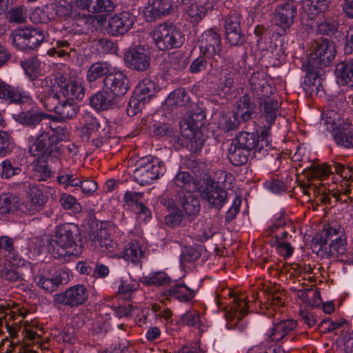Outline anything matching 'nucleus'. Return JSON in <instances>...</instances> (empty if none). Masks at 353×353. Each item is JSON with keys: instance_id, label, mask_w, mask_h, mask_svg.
Masks as SVG:
<instances>
[{"instance_id": "f257e3e1", "label": "nucleus", "mask_w": 353, "mask_h": 353, "mask_svg": "<svg viewBox=\"0 0 353 353\" xmlns=\"http://www.w3.org/2000/svg\"><path fill=\"white\" fill-rule=\"evenodd\" d=\"M336 46L333 41L321 37L312 43L311 52L305 67L306 76L304 79L305 90L307 92L318 93L321 85L323 68L329 66L336 57Z\"/></svg>"}, {"instance_id": "f03ea898", "label": "nucleus", "mask_w": 353, "mask_h": 353, "mask_svg": "<svg viewBox=\"0 0 353 353\" xmlns=\"http://www.w3.org/2000/svg\"><path fill=\"white\" fill-rule=\"evenodd\" d=\"M250 85L252 97L258 100L261 118L265 121L266 124L272 125L276 119L280 107L277 99L272 97V86L261 72L252 74L250 79Z\"/></svg>"}, {"instance_id": "7ed1b4c3", "label": "nucleus", "mask_w": 353, "mask_h": 353, "mask_svg": "<svg viewBox=\"0 0 353 353\" xmlns=\"http://www.w3.org/2000/svg\"><path fill=\"white\" fill-rule=\"evenodd\" d=\"M165 105L176 108H181L187 112L188 116L186 124L192 132H196L204 125L205 111L197 103L192 101L188 92L183 88L172 91L167 97Z\"/></svg>"}, {"instance_id": "20e7f679", "label": "nucleus", "mask_w": 353, "mask_h": 353, "mask_svg": "<svg viewBox=\"0 0 353 353\" xmlns=\"http://www.w3.org/2000/svg\"><path fill=\"white\" fill-rule=\"evenodd\" d=\"M151 34L155 46L163 51L181 47L185 39L179 28L169 22L159 24Z\"/></svg>"}, {"instance_id": "39448f33", "label": "nucleus", "mask_w": 353, "mask_h": 353, "mask_svg": "<svg viewBox=\"0 0 353 353\" xmlns=\"http://www.w3.org/2000/svg\"><path fill=\"white\" fill-rule=\"evenodd\" d=\"M41 265L34 264L30 266L32 272L39 271L33 278L37 285L48 292L56 291L59 285L68 283L70 280L68 274L64 270H56L52 267H43L41 272Z\"/></svg>"}, {"instance_id": "423d86ee", "label": "nucleus", "mask_w": 353, "mask_h": 353, "mask_svg": "<svg viewBox=\"0 0 353 353\" xmlns=\"http://www.w3.org/2000/svg\"><path fill=\"white\" fill-rule=\"evenodd\" d=\"M165 171L163 163L158 158L147 157L143 159L133 173L134 181L144 185L150 183L153 180L157 179L160 174Z\"/></svg>"}, {"instance_id": "0eeeda50", "label": "nucleus", "mask_w": 353, "mask_h": 353, "mask_svg": "<svg viewBox=\"0 0 353 353\" xmlns=\"http://www.w3.org/2000/svg\"><path fill=\"white\" fill-rule=\"evenodd\" d=\"M125 65L133 70L143 72L150 65V53L146 46L138 45L128 48L123 56Z\"/></svg>"}, {"instance_id": "6e6552de", "label": "nucleus", "mask_w": 353, "mask_h": 353, "mask_svg": "<svg viewBox=\"0 0 353 353\" xmlns=\"http://www.w3.org/2000/svg\"><path fill=\"white\" fill-rule=\"evenodd\" d=\"M78 241H81L79 227L74 223H65L57 228L52 246L56 244L63 249L72 248Z\"/></svg>"}, {"instance_id": "1a4fd4ad", "label": "nucleus", "mask_w": 353, "mask_h": 353, "mask_svg": "<svg viewBox=\"0 0 353 353\" xmlns=\"http://www.w3.org/2000/svg\"><path fill=\"white\" fill-rule=\"evenodd\" d=\"M297 323L294 319H289L281 320L276 323H274L273 327L267 334L268 339L272 342H286L290 336V341L296 340L297 332L296 328Z\"/></svg>"}, {"instance_id": "9d476101", "label": "nucleus", "mask_w": 353, "mask_h": 353, "mask_svg": "<svg viewBox=\"0 0 353 353\" xmlns=\"http://www.w3.org/2000/svg\"><path fill=\"white\" fill-rule=\"evenodd\" d=\"M201 197L206 201L209 205L217 210H220L225 204L228 193L223 188L219 183L208 180L205 185L200 188Z\"/></svg>"}, {"instance_id": "9b49d317", "label": "nucleus", "mask_w": 353, "mask_h": 353, "mask_svg": "<svg viewBox=\"0 0 353 353\" xmlns=\"http://www.w3.org/2000/svg\"><path fill=\"white\" fill-rule=\"evenodd\" d=\"M221 50V38L216 32L210 29L202 34L200 52L201 54L212 59V61L210 63L211 68L217 66L214 65L213 61L217 62L216 57H219Z\"/></svg>"}, {"instance_id": "f8f14e48", "label": "nucleus", "mask_w": 353, "mask_h": 353, "mask_svg": "<svg viewBox=\"0 0 353 353\" xmlns=\"http://www.w3.org/2000/svg\"><path fill=\"white\" fill-rule=\"evenodd\" d=\"M103 84L115 99L123 97L130 88L128 77L121 71L110 72L103 78Z\"/></svg>"}, {"instance_id": "ddd939ff", "label": "nucleus", "mask_w": 353, "mask_h": 353, "mask_svg": "<svg viewBox=\"0 0 353 353\" xmlns=\"http://www.w3.org/2000/svg\"><path fill=\"white\" fill-rule=\"evenodd\" d=\"M89 293L83 285H75L63 293L55 295L54 301L63 305L72 307L83 305L88 299Z\"/></svg>"}, {"instance_id": "4468645a", "label": "nucleus", "mask_w": 353, "mask_h": 353, "mask_svg": "<svg viewBox=\"0 0 353 353\" xmlns=\"http://www.w3.org/2000/svg\"><path fill=\"white\" fill-rule=\"evenodd\" d=\"M135 21L136 17L132 13L123 11L109 19L105 30L111 36L123 35L132 28Z\"/></svg>"}, {"instance_id": "2eb2a0df", "label": "nucleus", "mask_w": 353, "mask_h": 353, "mask_svg": "<svg viewBox=\"0 0 353 353\" xmlns=\"http://www.w3.org/2000/svg\"><path fill=\"white\" fill-rule=\"evenodd\" d=\"M60 141L61 139L57 134H50L48 132H43L30 146L28 152L34 157L39 156L41 154H50L54 151L57 150Z\"/></svg>"}, {"instance_id": "dca6fc26", "label": "nucleus", "mask_w": 353, "mask_h": 353, "mask_svg": "<svg viewBox=\"0 0 353 353\" xmlns=\"http://www.w3.org/2000/svg\"><path fill=\"white\" fill-rule=\"evenodd\" d=\"M48 201V196L37 185H31L26 191L23 201V214L34 215L41 211Z\"/></svg>"}, {"instance_id": "f3484780", "label": "nucleus", "mask_w": 353, "mask_h": 353, "mask_svg": "<svg viewBox=\"0 0 353 353\" xmlns=\"http://www.w3.org/2000/svg\"><path fill=\"white\" fill-rule=\"evenodd\" d=\"M225 39L232 46H241L244 43L245 37L240 26V17L237 14L230 15L225 20Z\"/></svg>"}, {"instance_id": "a211bd4d", "label": "nucleus", "mask_w": 353, "mask_h": 353, "mask_svg": "<svg viewBox=\"0 0 353 353\" xmlns=\"http://www.w3.org/2000/svg\"><path fill=\"white\" fill-rule=\"evenodd\" d=\"M56 83L59 88V92L66 99L73 101L75 99L81 101L83 99L85 89L81 83L76 81H68L63 76L56 79Z\"/></svg>"}, {"instance_id": "6ab92c4d", "label": "nucleus", "mask_w": 353, "mask_h": 353, "mask_svg": "<svg viewBox=\"0 0 353 353\" xmlns=\"http://www.w3.org/2000/svg\"><path fill=\"white\" fill-rule=\"evenodd\" d=\"M297 14L296 6L293 2H287L279 5L275 10L276 24L283 28V34L294 23Z\"/></svg>"}, {"instance_id": "aec40b11", "label": "nucleus", "mask_w": 353, "mask_h": 353, "mask_svg": "<svg viewBox=\"0 0 353 353\" xmlns=\"http://www.w3.org/2000/svg\"><path fill=\"white\" fill-rule=\"evenodd\" d=\"M88 241L94 249L102 252H112L115 246V243L111 239L106 229L101 228L91 232L89 234Z\"/></svg>"}, {"instance_id": "412c9836", "label": "nucleus", "mask_w": 353, "mask_h": 353, "mask_svg": "<svg viewBox=\"0 0 353 353\" xmlns=\"http://www.w3.org/2000/svg\"><path fill=\"white\" fill-rule=\"evenodd\" d=\"M176 200L178 204L191 219L197 216L201 208L200 201L192 192L185 193L183 191H180L177 193Z\"/></svg>"}, {"instance_id": "4be33fe9", "label": "nucleus", "mask_w": 353, "mask_h": 353, "mask_svg": "<svg viewBox=\"0 0 353 353\" xmlns=\"http://www.w3.org/2000/svg\"><path fill=\"white\" fill-rule=\"evenodd\" d=\"M339 238H346L343 228L336 224L328 225L317 234L314 240L321 246V249L328 246L329 243H334L339 240Z\"/></svg>"}, {"instance_id": "5701e85b", "label": "nucleus", "mask_w": 353, "mask_h": 353, "mask_svg": "<svg viewBox=\"0 0 353 353\" xmlns=\"http://www.w3.org/2000/svg\"><path fill=\"white\" fill-rule=\"evenodd\" d=\"M39 332H41V330L39 329L37 323L23 321V333L26 332V335L23 336V353H37V350H30L28 347L30 346L32 343L37 347H40L41 334Z\"/></svg>"}, {"instance_id": "b1692460", "label": "nucleus", "mask_w": 353, "mask_h": 353, "mask_svg": "<svg viewBox=\"0 0 353 353\" xmlns=\"http://www.w3.org/2000/svg\"><path fill=\"white\" fill-rule=\"evenodd\" d=\"M77 5L92 13L112 12L115 8L112 0H76Z\"/></svg>"}, {"instance_id": "393cba45", "label": "nucleus", "mask_w": 353, "mask_h": 353, "mask_svg": "<svg viewBox=\"0 0 353 353\" xmlns=\"http://www.w3.org/2000/svg\"><path fill=\"white\" fill-rule=\"evenodd\" d=\"M237 114H239L241 120L246 122L256 115V105L252 100L250 93L243 94L236 102Z\"/></svg>"}, {"instance_id": "a878e982", "label": "nucleus", "mask_w": 353, "mask_h": 353, "mask_svg": "<svg viewBox=\"0 0 353 353\" xmlns=\"http://www.w3.org/2000/svg\"><path fill=\"white\" fill-rule=\"evenodd\" d=\"M90 105L97 110H106L113 108L116 104L115 98L105 89L97 92L90 98Z\"/></svg>"}, {"instance_id": "bb28decb", "label": "nucleus", "mask_w": 353, "mask_h": 353, "mask_svg": "<svg viewBox=\"0 0 353 353\" xmlns=\"http://www.w3.org/2000/svg\"><path fill=\"white\" fill-rule=\"evenodd\" d=\"M43 31L38 28H23V50H34L43 41Z\"/></svg>"}, {"instance_id": "cd10ccee", "label": "nucleus", "mask_w": 353, "mask_h": 353, "mask_svg": "<svg viewBox=\"0 0 353 353\" xmlns=\"http://www.w3.org/2000/svg\"><path fill=\"white\" fill-rule=\"evenodd\" d=\"M232 143L245 149L250 152L254 150V153L261 152L263 148V143L257 142L256 136L254 133L241 132L233 140Z\"/></svg>"}, {"instance_id": "c85d7f7f", "label": "nucleus", "mask_w": 353, "mask_h": 353, "mask_svg": "<svg viewBox=\"0 0 353 353\" xmlns=\"http://www.w3.org/2000/svg\"><path fill=\"white\" fill-rule=\"evenodd\" d=\"M172 11V0H154L147 8L146 14L150 20H153L161 16L168 15Z\"/></svg>"}, {"instance_id": "c756f323", "label": "nucleus", "mask_w": 353, "mask_h": 353, "mask_svg": "<svg viewBox=\"0 0 353 353\" xmlns=\"http://www.w3.org/2000/svg\"><path fill=\"white\" fill-rule=\"evenodd\" d=\"M21 205V199L19 196L10 193L3 192L0 194V214H14Z\"/></svg>"}, {"instance_id": "7c9ffc66", "label": "nucleus", "mask_w": 353, "mask_h": 353, "mask_svg": "<svg viewBox=\"0 0 353 353\" xmlns=\"http://www.w3.org/2000/svg\"><path fill=\"white\" fill-rule=\"evenodd\" d=\"M335 74L339 83L353 87V58L351 63H338L335 69Z\"/></svg>"}, {"instance_id": "2f4dec72", "label": "nucleus", "mask_w": 353, "mask_h": 353, "mask_svg": "<svg viewBox=\"0 0 353 353\" xmlns=\"http://www.w3.org/2000/svg\"><path fill=\"white\" fill-rule=\"evenodd\" d=\"M248 302L245 299L236 298L233 301V305L230 307L229 311L225 312V317L228 321L237 319L236 322L240 321L245 315L248 314Z\"/></svg>"}, {"instance_id": "473e14b6", "label": "nucleus", "mask_w": 353, "mask_h": 353, "mask_svg": "<svg viewBox=\"0 0 353 353\" xmlns=\"http://www.w3.org/2000/svg\"><path fill=\"white\" fill-rule=\"evenodd\" d=\"M85 122L86 123L81 128V136L88 141L90 140L92 137H96L101 132H103L110 128V126L106 124L101 125L98 120L95 118L90 117L86 120Z\"/></svg>"}, {"instance_id": "72a5a7b5", "label": "nucleus", "mask_w": 353, "mask_h": 353, "mask_svg": "<svg viewBox=\"0 0 353 353\" xmlns=\"http://www.w3.org/2000/svg\"><path fill=\"white\" fill-rule=\"evenodd\" d=\"M174 185L185 193L192 192L197 189L198 184L194 177L188 172H179L174 178Z\"/></svg>"}, {"instance_id": "f704fd0d", "label": "nucleus", "mask_w": 353, "mask_h": 353, "mask_svg": "<svg viewBox=\"0 0 353 353\" xmlns=\"http://www.w3.org/2000/svg\"><path fill=\"white\" fill-rule=\"evenodd\" d=\"M251 152L245 149L240 148L234 143H231L228 150V159L235 166H241L248 161Z\"/></svg>"}, {"instance_id": "c9c22d12", "label": "nucleus", "mask_w": 353, "mask_h": 353, "mask_svg": "<svg viewBox=\"0 0 353 353\" xmlns=\"http://www.w3.org/2000/svg\"><path fill=\"white\" fill-rule=\"evenodd\" d=\"M168 296L181 302H189L195 296V292L185 284H176L168 290Z\"/></svg>"}, {"instance_id": "e433bc0d", "label": "nucleus", "mask_w": 353, "mask_h": 353, "mask_svg": "<svg viewBox=\"0 0 353 353\" xmlns=\"http://www.w3.org/2000/svg\"><path fill=\"white\" fill-rule=\"evenodd\" d=\"M110 73V64L107 62H96L92 63L88 68L86 74V79L90 83L97 79L106 77Z\"/></svg>"}, {"instance_id": "4c0bfd02", "label": "nucleus", "mask_w": 353, "mask_h": 353, "mask_svg": "<svg viewBox=\"0 0 353 353\" xmlns=\"http://www.w3.org/2000/svg\"><path fill=\"white\" fill-rule=\"evenodd\" d=\"M22 94L20 90L10 87L0 80V102L3 101L20 103Z\"/></svg>"}, {"instance_id": "58836bf2", "label": "nucleus", "mask_w": 353, "mask_h": 353, "mask_svg": "<svg viewBox=\"0 0 353 353\" xmlns=\"http://www.w3.org/2000/svg\"><path fill=\"white\" fill-rule=\"evenodd\" d=\"M321 120L326 129L332 132L335 128H339L344 125L341 114L334 110H327L324 112Z\"/></svg>"}, {"instance_id": "ea45409f", "label": "nucleus", "mask_w": 353, "mask_h": 353, "mask_svg": "<svg viewBox=\"0 0 353 353\" xmlns=\"http://www.w3.org/2000/svg\"><path fill=\"white\" fill-rule=\"evenodd\" d=\"M331 0H303L302 8L309 16L318 14L327 10Z\"/></svg>"}, {"instance_id": "a19ab883", "label": "nucleus", "mask_w": 353, "mask_h": 353, "mask_svg": "<svg viewBox=\"0 0 353 353\" xmlns=\"http://www.w3.org/2000/svg\"><path fill=\"white\" fill-rule=\"evenodd\" d=\"M305 173L310 179H317L323 181L333 174L330 165L327 163L312 165L306 170Z\"/></svg>"}, {"instance_id": "79ce46f5", "label": "nucleus", "mask_w": 353, "mask_h": 353, "mask_svg": "<svg viewBox=\"0 0 353 353\" xmlns=\"http://www.w3.org/2000/svg\"><path fill=\"white\" fill-rule=\"evenodd\" d=\"M51 117L50 115L43 113L39 110L32 109L23 112V127L34 128L38 125L41 121Z\"/></svg>"}, {"instance_id": "37998d69", "label": "nucleus", "mask_w": 353, "mask_h": 353, "mask_svg": "<svg viewBox=\"0 0 353 353\" xmlns=\"http://www.w3.org/2000/svg\"><path fill=\"white\" fill-rule=\"evenodd\" d=\"M155 91V83L149 79H144L136 88L134 93L144 98V101L148 103L154 95Z\"/></svg>"}, {"instance_id": "c03bdc74", "label": "nucleus", "mask_w": 353, "mask_h": 353, "mask_svg": "<svg viewBox=\"0 0 353 353\" xmlns=\"http://www.w3.org/2000/svg\"><path fill=\"white\" fill-rule=\"evenodd\" d=\"M332 136L337 145L345 148H352L353 136L345 128V125L339 128H335L332 132Z\"/></svg>"}, {"instance_id": "a18cd8bd", "label": "nucleus", "mask_w": 353, "mask_h": 353, "mask_svg": "<svg viewBox=\"0 0 353 353\" xmlns=\"http://www.w3.org/2000/svg\"><path fill=\"white\" fill-rule=\"evenodd\" d=\"M79 110V106L76 103L72 101L65 99L63 100L61 105L58 106L57 114H59L62 119H70L77 116Z\"/></svg>"}, {"instance_id": "49530a36", "label": "nucleus", "mask_w": 353, "mask_h": 353, "mask_svg": "<svg viewBox=\"0 0 353 353\" xmlns=\"http://www.w3.org/2000/svg\"><path fill=\"white\" fill-rule=\"evenodd\" d=\"M321 250H324L327 256L330 257L342 256L347 251L346 238H339L338 241L334 243H329L328 246H325V248Z\"/></svg>"}, {"instance_id": "de8ad7c7", "label": "nucleus", "mask_w": 353, "mask_h": 353, "mask_svg": "<svg viewBox=\"0 0 353 353\" xmlns=\"http://www.w3.org/2000/svg\"><path fill=\"white\" fill-rule=\"evenodd\" d=\"M59 92V91L54 92V90L49 89L47 94L42 99L45 108L48 111H54L57 114L58 112V106L61 105L63 101Z\"/></svg>"}, {"instance_id": "09e8293b", "label": "nucleus", "mask_w": 353, "mask_h": 353, "mask_svg": "<svg viewBox=\"0 0 353 353\" xmlns=\"http://www.w3.org/2000/svg\"><path fill=\"white\" fill-rule=\"evenodd\" d=\"M144 256V253L137 243H130L128 244L123 252V258L128 261L133 263H137L140 259Z\"/></svg>"}, {"instance_id": "8fccbe9b", "label": "nucleus", "mask_w": 353, "mask_h": 353, "mask_svg": "<svg viewBox=\"0 0 353 353\" xmlns=\"http://www.w3.org/2000/svg\"><path fill=\"white\" fill-rule=\"evenodd\" d=\"M212 8V5L206 4L205 6L197 3H192L187 10L188 14L192 23L199 22L205 17L207 12Z\"/></svg>"}, {"instance_id": "3c124183", "label": "nucleus", "mask_w": 353, "mask_h": 353, "mask_svg": "<svg viewBox=\"0 0 353 353\" xmlns=\"http://www.w3.org/2000/svg\"><path fill=\"white\" fill-rule=\"evenodd\" d=\"M59 203L65 210H71L73 213H79L82 211L81 205L77 202L74 196L69 194H62L59 198Z\"/></svg>"}, {"instance_id": "603ef678", "label": "nucleus", "mask_w": 353, "mask_h": 353, "mask_svg": "<svg viewBox=\"0 0 353 353\" xmlns=\"http://www.w3.org/2000/svg\"><path fill=\"white\" fill-rule=\"evenodd\" d=\"M170 277L162 272L155 273L152 276H143L140 281L145 285H164L170 283Z\"/></svg>"}, {"instance_id": "864d4df0", "label": "nucleus", "mask_w": 353, "mask_h": 353, "mask_svg": "<svg viewBox=\"0 0 353 353\" xmlns=\"http://www.w3.org/2000/svg\"><path fill=\"white\" fill-rule=\"evenodd\" d=\"M39 65L40 63L35 57H31L26 61V63H23V70L31 81L37 79L40 75Z\"/></svg>"}, {"instance_id": "5fc2aeb1", "label": "nucleus", "mask_w": 353, "mask_h": 353, "mask_svg": "<svg viewBox=\"0 0 353 353\" xmlns=\"http://www.w3.org/2000/svg\"><path fill=\"white\" fill-rule=\"evenodd\" d=\"M236 73L233 70H223L219 79L221 90L225 93L231 92L234 88V78Z\"/></svg>"}, {"instance_id": "6e6d98bb", "label": "nucleus", "mask_w": 353, "mask_h": 353, "mask_svg": "<svg viewBox=\"0 0 353 353\" xmlns=\"http://www.w3.org/2000/svg\"><path fill=\"white\" fill-rule=\"evenodd\" d=\"M145 103L146 102L144 101V98H141L140 96H137L134 93L128 102L126 110L127 114L130 117H134L141 110Z\"/></svg>"}, {"instance_id": "4d7b16f0", "label": "nucleus", "mask_w": 353, "mask_h": 353, "mask_svg": "<svg viewBox=\"0 0 353 353\" xmlns=\"http://www.w3.org/2000/svg\"><path fill=\"white\" fill-rule=\"evenodd\" d=\"M309 189H313L314 191L317 190L318 194H321L320 196V201L323 203V204L326 205H332V199L330 197V195H332L334 199V203H336L337 201L340 199L341 194H339V190L334 191V190L328 189V193L323 192L322 190H320L319 188L316 187V185L310 184L307 187Z\"/></svg>"}, {"instance_id": "13d9d810", "label": "nucleus", "mask_w": 353, "mask_h": 353, "mask_svg": "<svg viewBox=\"0 0 353 353\" xmlns=\"http://www.w3.org/2000/svg\"><path fill=\"white\" fill-rule=\"evenodd\" d=\"M34 170L39 181H44L51 175V171L43 157H38Z\"/></svg>"}, {"instance_id": "bf43d9fd", "label": "nucleus", "mask_w": 353, "mask_h": 353, "mask_svg": "<svg viewBox=\"0 0 353 353\" xmlns=\"http://www.w3.org/2000/svg\"><path fill=\"white\" fill-rule=\"evenodd\" d=\"M178 323L181 325H187L199 327L200 325V316L196 311H188L181 316Z\"/></svg>"}, {"instance_id": "052dcab7", "label": "nucleus", "mask_w": 353, "mask_h": 353, "mask_svg": "<svg viewBox=\"0 0 353 353\" xmlns=\"http://www.w3.org/2000/svg\"><path fill=\"white\" fill-rule=\"evenodd\" d=\"M240 115L235 112L232 116L223 118L221 122V128L225 132L235 130L239 128L241 123Z\"/></svg>"}, {"instance_id": "680f3d73", "label": "nucleus", "mask_w": 353, "mask_h": 353, "mask_svg": "<svg viewBox=\"0 0 353 353\" xmlns=\"http://www.w3.org/2000/svg\"><path fill=\"white\" fill-rule=\"evenodd\" d=\"M339 23L332 18H324L318 23L317 31L323 34H334L338 28Z\"/></svg>"}, {"instance_id": "e2e57ef3", "label": "nucleus", "mask_w": 353, "mask_h": 353, "mask_svg": "<svg viewBox=\"0 0 353 353\" xmlns=\"http://www.w3.org/2000/svg\"><path fill=\"white\" fill-rule=\"evenodd\" d=\"M201 252L199 247H189L185 249L181 255V263L194 262L201 257Z\"/></svg>"}, {"instance_id": "0e129e2a", "label": "nucleus", "mask_w": 353, "mask_h": 353, "mask_svg": "<svg viewBox=\"0 0 353 353\" xmlns=\"http://www.w3.org/2000/svg\"><path fill=\"white\" fill-rule=\"evenodd\" d=\"M288 228L292 232H294V229L292 221H290L285 215L280 216L276 219L273 224L269 228L271 232H279L280 230Z\"/></svg>"}, {"instance_id": "69168bd1", "label": "nucleus", "mask_w": 353, "mask_h": 353, "mask_svg": "<svg viewBox=\"0 0 353 353\" xmlns=\"http://www.w3.org/2000/svg\"><path fill=\"white\" fill-rule=\"evenodd\" d=\"M208 59H210L208 58L205 55L201 54L200 52V56L195 59L191 63L190 72L191 73H199L205 71L209 63Z\"/></svg>"}, {"instance_id": "338daca9", "label": "nucleus", "mask_w": 353, "mask_h": 353, "mask_svg": "<svg viewBox=\"0 0 353 353\" xmlns=\"http://www.w3.org/2000/svg\"><path fill=\"white\" fill-rule=\"evenodd\" d=\"M1 177L3 179H10L14 175L19 174L21 172V168L14 166L9 160H4L1 163Z\"/></svg>"}, {"instance_id": "774afa93", "label": "nucleus", "mask_w": 353, "mask_h": 353, "mask_svg": "<svg viewBox=\"0 0 353 353\" xmlns=\"http://www.w3.org/2000/svg\"><path fill=\"white\" fill-rule=\"evenodd\" d=\"M14 144L9 135L4 131H0V157L8 154L13 148Z\"/></svg>"}]
</instances>
